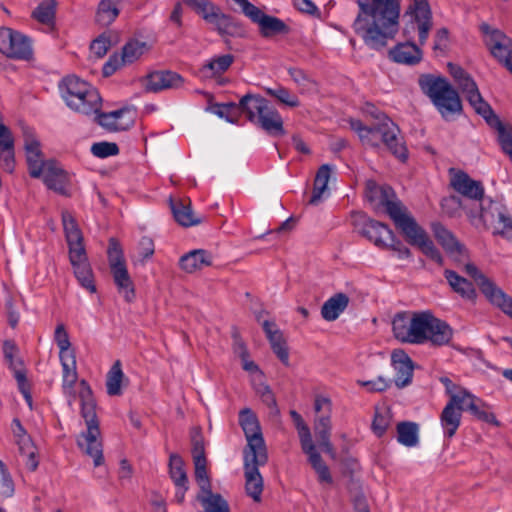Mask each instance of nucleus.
<instances>
[{"mask_svg":"<svg viewBox=\"0 0 512 512\" xmlns=\"http://www.w3.org/2000/svg\"><path fill=\"white\" fill-rule=\"evenodd\" d=\"M353 29L371 49L384 48L399 30L400 0H357Z\"/></svg>","mask_w":512,"mask_h":512,"instance_id":"nucleus-1","label":"nucleus"},{"mask_svg":"<svg viewBox=\"0 0 512 512\" xmlns=\"http://www.w3.org/2000/svg\"><path fill=\"white\" fill-rule=\"evenodd\" d=\"M431 228L437 242L456 265L464 266V272L475 281L486 300L512 319V297L483 274L474 263L468 261L467 248L458 241L451 231L439 222L432 223Z\"/></svg>","mask_w":512,"mask_h":512,"instance_id":"nucleus-2","label":"nucleus"},{"mask_svg":"<svg viewBox=\"0 0 512 512\" xmlns=\"http://www.w3.org/2000/svg\"><path fill=\"white\" fill-rule=\"evenodd\" d=\"M395 338L402 343L424 344L433 346L450 344L453 338L452 327L444 320L435 317L430 311L409 314H396L392 321Z\"/></svg>","mask_w":512,"mask_h":512,"instance_id":"nucleus-3","label":"nucleus"},{"mask_svg":"<svg viewBox=\"0 0 512 512\" xmlns=\"http://www.w3.org/2000/svg\"><path fill=\"white\" fill-rule=\"evenodd\" d=\"M379 191L384 194V199L381 200V203L385 206L386 212L393 220L395 226L401 231L405 240L410 245L417 247L430 260L442 266L444 258L439 249L435 246L427 232L407 211L406 207L399 201L388 200L386 192L382 191L374 181L368 180L366 182V195L369 200L373 201Z\"/></svg>","mask_w":512,"mask_h":512,"instance_id":"nucleus-4","label":"nucleus"},{"mask_svg":"<svg viewBox=\"0 0 512 512\" xmlns=\"http://www.w3.org/2000/svg\"><path fill=\"white\" fill-rule=\"evenodd\" d=\"M81 385L83 387L80 392L81 416L85 421L86 431L79 435L77 445L82 452L93 458L95 466H100L104 458L96 402L87 382L82 380Z\"/></svg>","mask_w":512,"mask_h":512,"instance_id":"nucleus-5","label":"nucleus"},{"mask_svg":"<svg viewBox=\"0 0 512 512\" xmlns=\"http://www.w3.org/2000/svg\"><path fill=\"white\" fill-rule=\"evenodd\" d=\"M418 82L422 92L429 97L445 121H451L455 115L462 113L459 93L446 78L427 74L422 75Z\"/></svg>","mask_w":512,"mask_h":512,"instance_id":"nucleus-6","label":"nucleus"},{"mask_svg":"<svg viewBox=\"0 0 512 512\" xmlns=\"http://www.w3.org/2000/svg\"><path fill=\"white\" fill-rule=\"evenodd\" d=\"M62 98L73 111L93 115L101 110L102 99L98 90L76 76H68L60 86Z\"/></svg>","mask_w":512,"mask_h":512,"instance_id":"nucleus-7","label":"nucleus"},{"mask_svg":"<svg viewBox=\"0 0 512 512\" xmlns=\"http://www.w3.org/2000/svg\"><path fill=\"white\" fill-rule=\"evenodd\" d=\"M374 117L379 120L377 125L368 127L359 120L351 121V127L362 141L372 142V138L380 137L385 146L401 161L408 157L407 148L399 134V128L386 115L377 112Z\"/></svg>","mask_w":512,"mask_h":512,"instance_id":"nucleus-8","label":"nucleus"},{"mask_svg":"<svg viewBox=\"0 0 512 512\" xmlns=\"http://www.w3.org/2000/svg\"><path fill=\"white\" fill-rule=\"evenodd\" d=\"M241 112L247 119L271 136H283L285 130L280 113L260 95L246 94L239 101Z\"/></svg>","mask_w":512,"mask_h":512,"instance_id":"nucleus-9","label":"nucleus"},{"mask_svg":"<svg viewBox=\"0 0 512 512\" xmlns=\"http://www.w3.org/2000/svg\"><path fill=\"white\" fill-rule=\"evenodd\" d=\"M478 220L486 228H491L493 235H499L512 243V216L501 201L484 199L480 204Z\"/></svg>","mask_w":512,"mask_h":512,"instance_id":"nucleus-10","label":"nucleus"},{"mask_svg":"<svg viewBox=\"0 0 512 512\" xmlns=\"http://www.w3.org/2000/svg\"><path fill=\"white\" fill-rule=\"evenodd\" d=\"M204 21L214 26L220 36L245 38L247 31L244 25L231 15L222 12L221 8L208 0L197 12Z\"/></svg>","mask_w":512,"mask_h":512,"instance_id":"nucleus-11","label":"nucleus"},{"mask_svg":"<svg viewBox=\"0 0 512 512\" xmlns=\"http://www.w3.org/2000/svg\"><path fill=\"white\" fill-rule=\"evenodd\" d=\"M239 424L248 442L244 455H253L254 458L260 459L261 462H267L268 456L260 425L251 409L245 408L240 411Z\"/></svg>","mask_w":512,"mask_h":512,"instance_id":"nucleus-12","label":"nucleus"},{"mask_svg":"<svg viewBox=\"0 0 512 512\" xmlns=\"http://www.w3.org/2000/svg\"><path fill=\"white\" fill-rule=\"evenodd\" d=\"M0 53L16 60H29L33 49L31 39L9 27L0 28Z\"/></svg>","mask_w":512,"mask_h":512,"instance_id":"nucleus-13","label":"nucleus"},{"mask_svg":"<svg viewBox=\"0 0 512 512\" xmlns=\"http://www.w3.org/2000/svg\"><path fill=\"white\" fill-rule=\"evenodd\" d=\"M480 31L484 35V43L491 54L512 73V39L487 23L480 25Z\"/></svg>","mask_w":512,"mask_h":512,"instance_id":"nucleus-14","label":"nucleus"},{"mask_svg":"<svg viewBox=\"0 0 512 512\" xmlns=\"http://www.w3.org/2000/svg\"><path fill=\"white\" fill-rule=\"evenodd\" d=\"M149 46L144 41L137 39L129 40L122 48L120 54L115 53L109 57L103 65L102 73L104 77L113 75L118 69L133 64L138 61L147 51Z\"/></svg>","mask_w":512,"mask_h":512,"instance_id":"nucleus-15","label":"nucleus"},{"mask_svg":"<svg viewBox=\"0 0 512 512\" xmlns=\"http://www.w3.org/2000/svg\"><path fill=\"white\" fill-rule=\"evenodd\" d=\"M331 400L324 396H317L314 402V409L316 413L322 415L316 417L314 422V430L316 437L319 441L320 447L324 452L333 455L334 449L330 441L331 436Z\"/></svg>","mask_w":512,"mask_h":512,"instance_id":"nucleus-16","label":"nucleus"},{"mask_svg":"<svg viewBox=\"0 0 512 512\" xmlns=\"http://www.w3.org/2000/svg\"><path fill=\"white\" fill-rule=\"evenodd\" d=\"M449 174L450 185L456 192L471 200L482 202L485 199L482 182L472 179L466 172L455 168H450Z\"/></svg>","mask_w":512,"mask_h":512,"instance_id":"nucleus-17","label":"nucleus"},{"mask_svg":"<svg viewBox=\"0 0 512 512\" xmlns=\"http://www.w3.org/2000/svg\"><path fill=\"white\" fill-rule=\"evenodd\" d=\"M408 13L417 25L419 43L424 45L433 26L432 10L428 0H411Z\"/></svg>","mask_w":512,"mask_h":512,"instance_id":"nucleus-18","label":"nucleus"},{"mask_svg":"<svg viewBox=\"0 0 512 512\" xmlns=\"http://www.w3.org/2000/svg\"><path fill=\"white\" fill-rule=\"evenodd\" d=\"M144 81L145 90L153 93L167 89H179L185 82L180 74L170 70L151 72L145 77Z\"/></svg>","mask_w":512,"mask_h":512,"instance_id":"nucleus-19","label":"nucleus"},{"mask_svg":"<svg viewBox=\"0 0 512 512\" xmlns=\"http://www.w3.org/2000/svg\"><path fill=\"white\" fill-rule=\"evenodd\" d=\"M69 260L79 284L90 293H95L96 285L94 275L88 261L86 250L71 251V253H69Z\"/></svg>","mask_w":512,"mask_h":512,"instance_id":"nucleus-20","label":"nucleus"},{"mask_svg":"<svg viewBox=\"0 0 512 512\" xmlns=\"http://www.w3.org/2000/svg\"><path fill=\"white\" fill-rule=\"evenodd\" d=\"M11 430L21 455L26 457V467L30 471H35L39 464L36 457V447L18 418L12 420Z\"/></svg>","mask_w":512,"mask_h":512,"instance_id":"nucleus-21","label":"nucleus"},{"mask_svg":"<svg viewBox=\"0 0 512 512\" xmlns=\"http://www.w3.org/2000/svg\"><path fill=\"white\" fill-rule=\"evenodd\" d=\"M265 463L266 462H261L258 458H254L253 455H244L246 492L256 502L261 500V494L263 491V479L258 466L264 465Z\"/></svg>","mask_w":512,"mask_h":512,"instance_id":"nucleus-22","label":"nucleus"},{"mask_svg":"<svg viewBox=\"0 0 512 512\" xmlns=\"http://www.w3.org/2000/svg\"><path fill=\"white\" fill-rule=\"evenodd\" d=\"M480 116H482L486 123L496 131L497 142L499 143L502 151L508 155L512 161V126L510 124L503 123L494 113L492 107L488 108L485 113H481Z\"/></svg>","mask_w":512,"mask_h":512,"instance_id":"nucleus-23","label":"nucleus"},{"mask_svg":"<svg viewBox=\"0 0 512 512\" xmlns=\"http://www.w3.org/2000/svg\"><path fill=\"white\" fill-rule=\"evenodd\" d=\"M98 123L108 131H125L134 124L135 112L122 108L109 113H96Z\"/></svg>","mask_w":512,"mask_h":512,"instance_id":"nucleus-24","label":"nucleus"},{"mask_svg":"<svg viewBox=\"0 0 512 512\" xmlns=\"http://www.w3.org/2000/svg\"><path fill=\"white\" fill-rule=\"evenodd\" d=\"M24 148L29 174L33 178H39L42 176L47 162L43 160L40 142L32 134L25 133Z\"/></svg>","mask_w":512,"mask_h":512,"instance_id":"nucleus-25","label":"nucleus"},{"mask_svg":"<svg viewBox=\"0 0 512 512\" xmlns=\"http://www.w3.org/2000/svg\"><path fill=\"white\" fill-rule=\"evenodd\" d=\"M395 370L394 383L398 388H404L411 384L414 365L411 358L403 350H395L391 356Z\"/></svg>","mask_w":512,"mask_h":512,"instance_id":"nucleus-26","label":"nucleus"},{"mask_svg":"<svg viewBox=\"0 0 512 512\" xmlns=\"http://www.w3.org/2000/svg\"><path fill=\"white\" fill-rule=\"evenodd\" d=\"M42 175L43 181L49 189L61 195H67L69 176L56 161L48 160Z\"/></svg>","mask_w":512,"mask_h":512,"instance_id":"nucleus-27","label":"nucleus"},{"mask_svg":"<svg viewBox=\"0 0 512 512\" xmlns=\"http://www.w3.org/2000/svg\"><path fill=\"white\" fill-rule=\"evenodd\" d=\"M456 85L478 115L485 113L491 107L482 97L476 82L469 73L457 81Z\"/></svg>","mask_w":512,"mask_h":512,"instance_id":"nucleus-28","label":"nucleus"},{"mask_svg":"<svg viewBox=\"0 0 512 512\" xmlns=\"http://www.w3.org/2000/svg\"><path fill=\"white\" fill-rule=\"evenodd\" d=\"M360 233L381 249H387L388 238H392V230L387 225L373 219H367L363 223Z\"/></svg>","mask_w":512,"mask_h":512,"instance_id":"nucleus-29","label":"nucleus"},{"mask_svg":"<svg viewBox=\"0 0 512 512\" xmlns=\"http://www.w3.org/2000/svg\"><path fill=\"white\" fill-rule=\"evenodd\" d=\"M110 269L119 293L127 302H131L135 297V290L125 262H116Z\"/></svg>","mask_w":512,"mask_h":512,"instance_id":"nucleus-30","label":"nucleus"},{"mask_svg":"<svg viewBox=\"0 0 512 512\" xmlns=\"http://www.w3.org/2000/svg\"><path fill=\"white\" fill-rule=\"evenodd\" d=\"M444 277L455 293L460 295L463 299L469 300L471 302L476 301L477 291L471 281L450 269H446L444 271Z\"/></svg>","mask_w":512,"mask_h":512,"instance_id":"nucleus-31","label":"nucleus"},{"mask_svg":"<svg viewBox=\"0 0 512 512\" xmlns=\"http://www.w3.org/2000/svg\"><path fill=\"white\" fill-rule=\"evenodd\" d=\"M179 265L187 273H194L212 265V255L203 249L190 251L179 260Z\"/></svg>","mask_w":512,"mask_h":512,"instance_id":"nucleus-32","label":"nucleus"},{"mask_svg":"<svg viewBox=\"0 0 512 512\" xmlns=\"http://www.w3.org/2000/svg\"><path fill=\"white\" fill-rule=\"evenodd\" d=\"M62 223L66 241L69 247V253L74 250H85L82 232L71 213L67 211L62 213Z\"/></svg>","mask_w":512,"mask_h":512,"instance_id":"nucleus-33","label":"nucleus"},{"mask_svg":"<svg viewBox=\"0 0 512 512\" xmlns=\"http://www.w3.org/2000/svg\"><path fill=\"white\" fill-rule=\"evenodd\" d=\"M389 55L394 62L407 65H415L422 59V51L410 42L396 45L389 51Z\"/></svg>","mask_w":512,"mask_h":512,"instance_id":"nucleus-34","label":"nucleus"},{"mask_svg":"<svg viewBox=\"0 0 512 512\" xmlns=\"http://www.w3.org/2000/svg\"><path fill=\"white\" fill-rule=\"evenodd\" d=\"M62 366V388L70 393L78 380L76 353L59 355Z\"/></svg>","mask_w":512,"mask_h":512,"instance_id":"nucleus-35","label":"nucleus"},{"mask_svg":"<svg viewBox=\"0 0 512 512\" xmlns=\"http://www.w3.org/2000/svg\"><path fill=\"white\" fill-rule=\"evenodd\" d=\"M348 304V296L344 293H337L324 302L321 307V316L326 321H334L347 308Z\"/></svg>","mask_w":512,"mask_h":512,"instance_id":"nucleus-36","label":"nucleus"},{"mask_svg":"<svg viewBox=\"0 0 512 512\" xmlns=\"http://www.w3.org/2000/svg\"><path fill=\"white\" fill-rule=\"evenodd\" d=\"M462 413L459 409L452 406V403H447L440 415V423L443 429L444 436L452 438L458 430L461 423Z\"/></svg>","mask_w":512,"mask_h":512,"instance_id":"nucleus-37","label":"nucleus"},{"mask_svg":"<svg viewBox=\"0 0 512 512\" xmlns=\"http://www.w3.org/2000/svg\"><path fill=\"white\" fill-rule=\"evenodd\" d=\"M332 166L323 164L317 171L312 196L309 200L310 205H318L327 190V185L331 176Z\"/></svg>","mask_w":512,"mask_h":512,"instance_id":"nucleus-38","label":"nucleus"},{"mask_svg":"<svg viewBox=\"0 0 512 512\" xmlns=\"http://www.w3.org/2000/svg\"><path fill=\"white\" fill-rule=\"evenodd\" d=\"M170 207L175 220L180 225L189 227L200 223V220L194 217L190 202L185 204L180 200L170 198Z\"/></svg>","mask_w":512,"mask_h":512,"instance_id":"nucleus-39","label":"nucleus"},{"mask_svg":"<svg viewBox=\"0 0 512 512\" xmlns=\"http://www.w3.org/2000/svg\"><path fill=\"white\" fill-rule=\"evenodd\" d=\"M233 62L234 56L231 54L216 56L202 66L201 72L206 77L219 76L226 72Z\"/></svg>","mask_w":512,"mask_h":512,"instance_id":"nucleus-40","label":"nucleus"},{"mask_svg":"<svg viewBox=\"0 0 512 512\" xmlns=\"http://www.w3.org/2000/svg\"><path fill=\"white\" fill-rule=\"evenodd\" d=\"M197 499L207 512H230L227 501L220 494H214L211 488L200 492Z\"/></svg>","mask_w":512,"mask_h":512,"instance_id":"nucleus-41","label":"nucleus"},{"mask_svg":"<svg viewBox=\"0 0 512 512\" xmlns=\"http://www.w3.org/2000/svg\"><path fill=\"white\" fill-rule=\"evenodd\" d=\"M397 441L406 447L419 443V427L414 422L403 421L397 424Z\"/></svg>","mask_w":512,"mask_h":512,"instance_id":"nucleus-42","label":"nucleus"},{"mask_svg":"<svg viewBox=\"0 0 512 512\" xmlns=\"http://www.w3.org/2000/svg\"><path fill=\"white\" fill-rule=\"evenodd\" d=\"M56 0H43L33 10L32 17L39 23L47 26L55 24Z\"/></svg>","mask_w":512,"mask_h":512,"instance_id":"nucleus-43","label":"nucleus"},{"mask_svg":"<svg viewBox=\"0 0 512 512\" xmlns=\"http://www.w3.org/2000/svg\"><path fill=\"white\" fill-rule=\"evenodd\" d=\"M124 377L121 362L115 361L107 373L106 388L110 396H119L122 394L121 383Z\"/></svg>","mask_w":512,"mask_h":512,"instance_id":"nucleus-44","label":"nucleus"},{"mask_svg":"<svg viewBox=\"0 0 512 512\" xmlns=\"http://www.w3.org/2000/svg\"><path fill=\"white\" fill-rule=\"evenodd\" d=\"M18 352V348L15 343L11 340H6L3 343V354L6 362L9 365V368L14 372V377L17 380L18 372L22 374L25 373V369L23 368V362L16 358V354Z\"/></svg>","mask_w":512,"mask_h":512,"instance_id":"nucleus-45","label":"nucleus"},{"mask_svg":"<svg viewBox=\"0 0 512 512\" xmlns=\"http://www.w3.org/2000/svg\"><path fill=\"white\" fill-rule=\"evenodd\" d=\"M169 474L175 486L188 484L187 474L184 469V461L177 454L170 455Z\"/></svg>","mask_w":512,"mask_h":512,"instance_id":"nucleus-46","label":"nucleus"},{"mask_svg":"<svg viewBox=\"0 0 512 512\" xmlns=\"http://www.w3.org/2000/svg\"><path fill=\"white\" fill-rule=\"evenodd\" d=\"M119 15V9L110 0H101L98 5L96 20L103 26H108L115 21Z\"/></svg>","mask_w":512,"mask_h":512,"instance_id":"nucleus-47","label":"nucleus"},{"mask_svg":"<svg viewBox=\"0 0 512 512\" xmlns=\"http://www.w3.org/2000/svg\"><path fill=\"white\" fill-rule=\"evenodd\" d=\"M469 412L478 420L483 421L485 423L492 424L494 426H499V422L496 419L495 415L490 411L488 405H486L481 399L475 404L470 403Z\"/></svg>","mask_w":512,"mask_h":512,"instance_id":"nucleus-48","label":"nucleus"},{"mask_svg":"<svg viewBox=\"0 0 512 512\" xmlns=\"http://www.w3.org/2000/svg\"><path fill=\"white\" fill-rule=\"evenodd\" d=\"M479 398L471 394L468 390L465 388L459 389L458 393L455 395H452V397L449 399L448 403H452V406L456 409H459L460 412L462 411H469L470 410V403L475 404V402H478Z\"/></svg>","mask_w":512,"mask_h":512,"instance_id":"nucleus-49","label":"nucleus"},{"mask_svg":"<svg viewBox=\"0 0 512 512\" xmlns=\"http://www.w3.org/2000/svg\"><path fill=\"white\" fill-rule=\"evenodd\" d=\"M266 93L276 98L280 103L289 107L294 108L300 105L298 97L295 94L290 93L288 89L282 86H278L276 88H266Z\"/></svg>","mask_w":512,"mask_h":512,"instance_id":"nucleus-50","label":"nucleus"},{"mask_svg":"<svg viewBox=\"0 0 512 512\" xmlns=\"http://www.w3.org/2000/svg\"><path fill=\"white\" fill-rule=\"evenodd\" d=\"M54 341L56 342L59 348V355L75 353L74 349L71 348L69 335L63 323H59L56 326L54 332Z\"/></svg>","mask_w":512,"mask_h":512,"instance_id":"nucleus-51","label":"nucleus"},{"mask_svg":"<svg viewBox=\"0 0 512 512\" xmlns=\"http://www.w3.org/2000/svg\"><path fill=\"white\" fill-rule=\"evenodd\" d=\"M206 464L207 461H203V459L199 457L197 458V461L194 462L195 479L200 487V492L207 491V489L211 488V482L207 473Z\"/></svg>","mask_w":512,"mask_h":512,"instance_id":"nucleus-52","label":"nucleus"},{"mask_svg":"<svg viewBox=\"0 0 512 512\" xmlns=\"http://www.w3.org/2000/svg\"><path fill=\"white\" fill-rule=\"evenodd\" d=\"M91 153L98 158L118 155L119 147L114 142H96L91 146Z\"/></svg>","mask_w":512,"mask_h":512,"instance_id":"nucleus-53","label":"nucleus"},{"mask_svg":"<svg viewBox=\"0 0 512 512\" xmlns=\"http://www.w3.org/2000/svg\"><path fill=\"white\" fill-rule=\"evenodd\" d=\"M300 444L303 452L308 456V461L313 467V469L325 465L321 455L317 452L315 448L312 438L308 439L307 441H302Z\"/></svg>","mask_w":512,"mask_h":512,"instance_id":"nucleus-54","label":"nucleus"},{"mask_svg":"<svg viewBox=\"0 0 512 512\" xmlns=\"http://www.w3.org/2000/svg\"><path fill=\"white\" fill-rule=\"evenodd\" d=\"M111 47L110 37L106 34H101L94 39L90 45L91 53L98 59L104 57Z\"/></svg>","mask_w":512,"mask_h":512,"instance_id":"nucleus-55","label":"nucleus"},{"mask_svg":"<svg viewBox=\"0 0 512 512\" xmlns=\"http://www.w3.org/2000/svg\"><path fill=\"white\" fill-rule=\"evenodd\" d=\"M14 493L13 481L0 460V497L8 498Z\"/></svg>","mask_w":512,"mask_h":512,"instance_id":"nucleus-56","label":"nucleus"},{"mask_svg":"<svg viewBox=\"0 0 512 512\" xmlns=\"http://www.w3.org/2000/svg\"><path fill=\"white\" fill-rule=\"evenodd\" d=\"M290 416L294 422V425L298 431L300 443L302 441H307L311 437V432L307 424L304 422L302 416L295 410L290 411Z\"/></svg>","mask_w":512,"mask_h":512,"instance_id":"nucleus-57","label":"nucleus"},{"mask_svg":"<svg viewBox=\"0 0 512 512\" xmlns=\"http://www.w3.org/2000/svg\"><path fill=\"white\" fill-rule=\"evenodd\" d=\"M389 424L390 417L387 413L376 412L372 422V430L378 437H381L386 432Z\"/></svg>","mask_w":512,"mask_h":512,"instance_id":"nucleus-58","label":"nucleus"},{"mask_svg":"<svg viewBox=\"0 0 512 512\" xmlns=\"http://www.w3.org/2000/svg\"><path fill=\"white\" fill-rule=\"evenodd\" d=\"M232 110H240L239 103L236 104L234 102L226 103V104H216L213 113H215L220 118H225L230 123H235L237 121L236 118L230 116Z\"/></svg>","mask_w":512,"mask_h":512,"instance_id":"nucleus-59","label":"nucleus"},{"mask_svg":"<svg viewBox=\"0 0 512 512\" xmlns=\"http://www.w3.org/2000/svg\"><path fill=\"white\" fill-rule=\"evenodd\" d=\"M155 252L154 241L148 236H143L138 243V254L142 262L151 258Z\"/></svg>","mask_w":512,"mask_h":512,"instance_id":"nucleus-60","label":"nucleus"},{"mask_svg":"<svg viewBox=\"0 0 512 512\" xmlns=\"http://www.w3.org/2000/svg\"><path fill=\"white\" fill-rule=\"evenodd\" d=\"M358 383L366 387L369 392H383L390 387L391 381L379 376L374 380L358 381Z\"/></svg>","mask_w":512,"mask_h":512,"instance_id":"nucleus-61","label":"nucleus"},{"mask_svg":"<svg viewBox=\"0 0 512 512\" xmlns=\"http://www.w3.org/2000/svg\"><path fill=\"white\" fill-rule=\"evenodd\" d=\"M395 251L400 259H408L411 257L410 249L405 246L401 240L396 239L392 232V238H388V248Z\"/></svg>","mask_w":512,"mask_h":512,"instance_id":"nucleus-62","label":"nucleus"},{"mask_svg":"<svg viewBox=\"0 0 512 512\" xmlns=\"http://www.w3.org/2000/svg\"><path fill=\"white\" fill-rule=\"evenodd\" d=\"M108 258L110 267L116 262H125L121 246L114 238L109 240Z\"/></svg>","mask_w":512,"mask_h":512,"instance_id":"nucleus-63","label":"nucleus"},{"mask_svg":"<svg viewBox=\"0 0 512 512\" xmlns=\"http://www.w3.org/2000/svg\"><path fill=\"white\" fill-rule=\"evenodd\" d=\"M0 161L2 162L3 169L8 173H12L15 168L14 148L9 150H0Z\"/></svg>","mask_w":512,"mask_h":512,"instance_id":"nucleus-64","label":"nucleus"}]
</instances>
